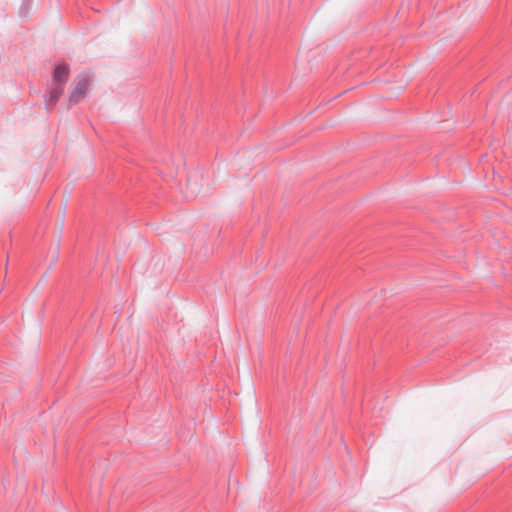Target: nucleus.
I'll return each mask as SVG.
<instances>
[{
	"mask_svg": "<svg viewBox=\"0 0 512 512\" xmlns=\"http://www.w3.org/2000/svg\"><path fill=\"white\" fill-rule=\"evenodd\" d=\"M90 83V78L88 74L82 73L78 75L76 80L74 81V89L71 91L69 95V104L74 105L77 104L81 99H83L87 93L88 86Z\"/></svg>",
	"mask_w": 512,
	"mask_h": 512,
	"instance_id": "nucleus-1",
	"label": "nucleus"
},
{
	"mask_svg": "<svg viewBox=\"0 0 512 512\" xmlns=\"http://www.w3.org/2000/svg\"><path fill=\"white\" fill-rule=\"evenodd\" d=\"M70 75V66L66 62H60L55 65L52 71V82L55 86H61L64 88L68 82Z\"/></svg>",
	"mask_w": 512,
	"mask_h": 512,
	"instance_id": "nucleus-2",
	"label": "nucleus"
},
{
	"mask_svg": "<svg viewBox=\"0 0 512 512\" xmlns=\"http://www.w3.org/2000/svg\"><path fill=\"white\" fill-rule=\"evenodd\" d=\"M63 92L64 89L61 86H55L48 91V95L45 96V108L48 113L54 109Z\"/></svg>",
	"mask_w": 512,
	"mask_h": 512,
	"instance_id": "nucleus-3",
	"label": "nucleus"
}]
</instances>
